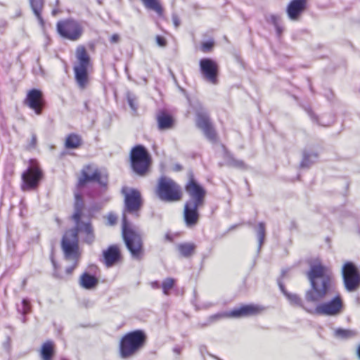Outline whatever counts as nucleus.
Listing matches in <instances>:
<instances>
[{
    "mask_svg": "<svg viewBox=\"0 0 360 360\" xmlns=\"http://www.w3.org/2000/svg\"><path fill=\"white\" fill-rule=\"evenodd\" d=\"M124 196V208L122 216V235L127 250L133 259L140 260L143 255V240L141 234L136 231L128 221L127 214L139 217V211L143 205L141 195L135 188H122Z\"/></svg>",
    "mask_w": 360,
    "mask_h": 360,
    "instance_id": "obj_1",
    "label": "nucleus"
},
{
    "mask_svg": "<svg viewBox=\"0 0 360 360\" xmlns=\"http://www.w3.org/2000/svg\"><path fill=\"white\" fill-rule=\"evenodd\" d=\"M305 275L309 283V288L304 292V300L308 304H316L332 293L334 278L328 266L320 262L311 263Z\"/></svg>",
    "mask_w": 360,
    "mask_h": 360,
    "instance_id": "obj_2",
    "label": "nucleus"
},
{
    "mask_svg": "<svg viewBox=\"0 0 360 360\" xmlns=\"http://www.w3.org/2000/svg\"><path fill=\"white\" fill-rule=\"evenodd\" d=\"M146 335L142 330H136L126 333L120 340V356L127 359L135 355L144 346Z\"/></svg>",
    "mask_w": 360,
    "mask_h": 360,
    "instance_id": "obj_3",
    "label": "nucleus"
},
{
    "mask_svg": "<svg viewBox=\"0 0 360 360\" xmlns=\"http://www.w3.org/2000/svg\"><path fill=\"white\" fill-rule=\"evenodd\" d=\"M130 161L131 168L136 174L143 176L148 172L150 156L144 146L138 145L131 149Z\"/></svg>",
    "mask_w": 360,
    "mask_h": 360,
    "instance_id": "obj_4",
    "label": "nucleus"
},
{
    "mask_svg": "<svg viewBox=\"0 0 360 360\" xmlns=\"http://www.w3.org/2000/svg\"><path fill=\"white\" fill-rule=\"evenodd\" d=\"M156 194L165 202H176L181 198L180 186L172 179L166 176L159 179Z\"/></svg>",
    "mask_w": 360,
    "mask_h": 360,
    "instance_id": "obj_5",
    "label": "nucleus"
},
{
    "mask_svg": "<svg viewBox=\"0 0 360 360\" xmlns=\"http://www.w3.org/2000/svg\"><path fill=\"white\" fill-rule=\"evenodd\" d=\"M265 308L258 304H246L235 308L230 311L219 312L212 315L208 319L209 323L224 318H240L257 315L262 312Z\"/></svg>",
    "mask_w": 360,
    "mask_h": 360,
    "instance_id": "obj_6",
    "label": "nucleus"
},
{
    "mask_svg": "<svg viewBox=\"0 0 360 360\" xmlns=\"http://www.w3.org/2000/svg\"><path fill=\"white\" fill-rule=\"evenodd\" d=\"M315 307H311V309H308L310 314L335 316L339 315L343 309V301L340 295H336L330 300L327 302H319L316 303Z\"/></svg>",
    "mask_w": 360,
    "mask_h": 360,
    "instance_id": "obj_7",
    "label": "nucleus"
},
{
    "mask_svg": "<svg viewBox=\"0 0 360 360\" xmlns=\"http://www.w3.org/2000/svg\"><path fill=\"white\" fill-rule=\"evenodd\" d=\"M61 248L65 260L76 261L79 259L80 254L79 252L77 230H68L65 232L61 240Z\"/></svg>",
    "mask_w": 360,
    "mask_h": 360,
    "instance_id": "obj_8",
    "label": "nucleus"
},
{
    "mask_svg": "<svg viewBox=\"0 0 360 360\" xmlns=\"http://www.w3.org/2000/svg\"><path fill=\"white\" fill-rule=\"evenodd\" d=\"M342 276L345 289L348 292L355 291L360 285V273L356 265L347 262L342 268Z\"/></svg>",
    "mask_w": 360,
    "mask_h": 360,
    "instance_id": "obj_9",
    "label": "nucleus"
},
{
    "mask_svg": "<svg viewBox=\"0 0 360 360\" xmlns=\"http://www.w3.org/2000/svg\"><path fill=\"white\" fill-rule=\"evenodd\" d=\"M43 178V172L41 169L34 165H32L27 167L22 174L21 189L23 191H29L35 190L39 184L40 181Z\"/></svg>",
    "mask_w": 360,
    "mask_h": 360,
    "instance_id": "obj_10",
    "label": "nucleus"
},
{
    "mask_svg": "<svg viewBox=\"0 0 360 360\" xmlns=\"http://www.w3.org/2000/svg\"><path fill=\"white\" fill-rule=\"evenodd\" d=\"M57 31L62 37L71 41L79 39L83 32L81 25L73 20L58 22Z\"/></svg>",
    "mask_w": 360,
    "mask_h": 360,
    "instance_id": "obj_11",
    "label": "nucleus"
},
{
    "mask_svg": "<svg viewBox=\"0 0 360 360\" xmlns=\"http://www.w3.org/2000/svg\"><path fill=\"white\" fill-rule=\"evenodd\" d=\"M199 68L201 77L212 84H218L219 66L217 63L212 58H204L199 61Z\"/></svg>",
    "mask_w": 360,
    "mask_h": 360,
    "instance_id": "obj_12",
    "label": "nucleus"
},
{
    "mask_svg": "<svg viewBox=\"0 0 360 360\" xmlns=\"http://www.w3.org/2000/svg\"><path fill=\"white\" fill-rule=\"evenodd\" d=\"M185 190L189 196L186 202L204 205L206 191L195 180L192 173L189 174V180L185 186Z\"/></svg>",
    "mask_w": 360,
    "mask_h": 360,
    "instance_id": "obj_13",
    "label": "nucleus"
},
{
    "mask_svg": "<svg viewBox=\"0 0 360 360\" xmlns=\"http://www.w3.org/2000/svg\"><path fill=\"white\" fill-rule=\"evenodd\" d=\"M96 181L102 186H106L108 184L107 175H102L98 169H94L91 166H86L82 171V177L78 181V186L82 187L86 182Z\"/></svg>",
    "mask_w": 360,
    "mask_h": 360,
    "instance_id": "obj_14",
    "label": "nucleus"
},
{
    "mask_svg": "<svg viewBox=\"0 0 360 360\" xmlns=\"http://www.w3.org/2000/svg\"><path fill=\"white\" fill-rule=\"evenodd\" d=\"M24 103L37 115H41L44 104L42 92L37 89H31L27 92Z\"/></svg>",
    "mask_w": 360,
    "mask_h": 360,
    "instance_id": "obj_15",
    "label": "nucleus"
},
{
    "mask_svg": "<svg viewBox=\"0 0 360 360\" xmlns=\"http://www.w3.org/2000/svg\"><path fill=\"white\" fill-rule=\"evenodd\" d=\"M197 127L200 129L206 138L212 141H217V134L210 122L208 115L205 112H198L196 118Z\"/></svg>",
    "mask_w": 360,
    "mask_h": 360,
    "instance_id": "obj_16",
    "label": "nucleus"
},
{
    "mask_svg": "<svg viewBox=\"0 0 360 360\" xmlns=\"http://www.w3.org/2000/svg\"><path fill=\"white\" fill-rule=\"evenodd\" d=\"M202 205L186 202L184 209V219L187 227L191 228L195 226L200 218L198 208Z\"/></svg>",
    "mask_w": 360,
    "mask_h": 360,
    "instance_id": "obj_17",
    "label": "nucleus"
},
{
    "mask_svg": "<svg viewBox=\"0 0 360 360\" xmlns=\"http://www.w3.org/2000/svg\"><path fill=\"white\" fill-rule=\"evenodd\" d=\"M307 0H292L286 8L288 17L290 20L297 21L306 8Z\"/></svg>",
    "mask_w": 360,
    "mask_h": 360,
    "instance_id": "obj_18",
    "label": "nucleus"
},
{
    "mask_svg": "<svg viewBox=\"0 0 360 360\" xmlns=\"http://www.w3.org/2000/svg\"><path fill=\"white\" fill-rule=\"evenodd\" d=\"M75 224L76 227L72 230H77V233L79 232L84 234V241L89 245H91L95 240V235L91 223H85L79 219V222H75Z\"/></svg>",
    "mask_w": 360,
    "mask_h": 360,
    "instance_id": "obj_19",
    "label": "nucleus"
},
{
    "mask_svg": "<svg viewBox=\"0 0 360 360\" xmlns=\"http://www.w3.org/2000/svg\"><path fill=\"white\" fill-rule=\"evenodd\" d=\"M103 262L107 267L112 266L120 259V252L115 245H110L107 250L103 251Z\"/></svg>",
    "mask_w": 360,
    "mask_h": 360,
    "instance_id": "obj_20",
    "label": "nucleus"
},
{
    "mask_svg": "<svg viewBox=\"0 0 360 360\" xmlns=\"http://www.w3.org/2000/svg\"><path fill=\"white\" fill-rule=\"evenodd\" d=\"M98 283V278L87 272L83 273L79 278V285L86 290H91L96 287Z\"/></svg>",
    "mask_w": 360,
    "mask_h": 360,
    "instance_id": "obj_21",
    "label": "nucleus"
},
{
    "mask_svg": "<svg viewBox=\"0 0 360 360\" xmlns=\"http://www.w3.org/2000/svg\"><path fill=\"white\" fill-rule=\"evenodd\" d=\"M44 2V0H29L32 11L41 27L44 25V21L41 15Z\"/></svg>",
    "mask_w": 360,
    "mask_h": 360,
    "instance_id": "obj_22",
    "label": "nucleus"
},
{
    "mask_svg": "<svg viewBox=\"0 0 360 360\" xmlns=\"http://www.w3.org/2000/svg\"><path fill=\"white\" fill-rule=\"evenodd\" d=\"M158 127L160 130H166L172 128L174 120L172 117L164 112L157 115Z\"/></svg>",
    "mask_w": 360,
    "mask_h": 360,
    "instance_id": "obj_23",
    "label": "nucleus"
},
{
    "mask_svg": "<svg viewBox=\"0 0 360 360\" xmlns=\"http://www.w3.org/2000/svg\"><path fill=\"white\" fill-rule=\"evenodd\" d=\"M87 69L86 67H74L75 79L81 89H84L87 83Z\"/></svg>",
    "mask_w": 360,
    "mask_h": 360,
    "instance_id": "obj_24",
    "label": "nucleus"
},
{
    "mask_svg": "<svg viewBox=\"0 0 360 360\" xmlns=\"http://www.w3.org/2000/svg\"><path fill=\"white\" fill-rule=\"evenodd\" d=\"M76 57L77 59V64L75 66L77 67H89L90 63V58L87 53L86 49L79 46L76 49Z\"/></svg>",
    "mask_w": 360,
    "mask_h": 360,
    "instance_id": "obj_25",
    "label": "nucleus"
},
{
    "mask_svg": "<svg viewBox=\"0 0 360 360\" xmlns=\"http://www.w3.org/2000/svg\"><path fill=\"white\" fill-rule=\"evenodd\" d=\"M84 207V202L83 198L81 194L75 193V212L72 215V219L75 222H79V220L81 218L82 212Z\"/></svg>",
    "mask_w": 360,
    "mask_h": 360,
    "instance_id": "obj_26",
    "label": "nucleus"
},
{
    "mask_svg": "<svg viewBox=\"0 0 360 360\" xmlns=\"http://www.w3.org/2000/svg\"><path fill=\"white\" fill-rule=\"evenodd\" d=\"M54 355V345L51 340L46 341L41 345L40 356L41 360H52Z\"/></svg>",
    "mask_w": 360,
    "mask_h": 360,
    "instance_id": "obj_27",
    "label": "nucleus"
},
{
    "mask_svg": "<svg viewBox=\"0 0 360 360\" xmlns=\"http://www.w3.org/2000/svg\"><path fill=\"white\" fill-rule=\"evenodd\" d=\"M285 297L291 304L302 308L307 313L308 309H311V307H309L308 304H304L302 298L297 294L289 292L286 294Z\"/></svg>",
    "mask_w": 360,
    "mask_h": 360,
    "instance_id": "obj_28",
    "label": "nucleus"
},
{
    "mask_svg": "<svg viewBox=\"0 0 360 360\" xmlns=\"http://www.w3.org/2000/svg\"><path fill=\"white\" fill-rule=\"evenodd\" d=\"M318 154L314 152H303V158L300 163L302 168H308L315 163L318 160Z\"/></svg>",
    "mask_w": 360,
    "mask_h": 360,
    "instance_id": "obj_29",
    "label": "nucleus"
},
{
    "mask_svg": "<svg viewBox=\"0 0 360 360\" xmlns=\"http://www.w3.org/2000/svg\"><path fill=\"white\" fill-rule=\"evenodd\" d=\"M144 6L149 9L152 10L159 15L161 16L163 14V9L161 6L158 0H141Z\"/></svg>",
    "mask_w": 360,
    "mask_h": 360,
    "instance_id": "obj_30",
    "label": "nucleus"
},
{
    "mask_svg": "<svg viewBox=\"0 0 360 360\" xmlns=\"http://www.w3.org/2000/svg\"><path fill=\"white\" fill-rule=\"evenodd\" d=\"M177 249L182 257H188L193 254L195 245L191 243H180L178 245Z\"/></svg>",
    "mask_w": 360,
    "mask_h": 360,
    "instance_id": "obj_31",
    "label": "nucleus"
},
{
    "mask_svg": "<svg viewBox=\"0 0 360 360\" xmlns=\"http://www.w3.org/2000/svg\"><path fill=\"white\" fill-rule=\"evenodd\" d=\"M82 143L81 137L76 134H69L65 140V146L68 149L77 148Z\"/></svg>",
    "mask_w": 360,
    "mask_h": 360,
    "instance_id": "obj_32",
    "label": "nucleus"
},
{
    "mask_svg": "<svg viewBox=\"0 0 360 360\" xmlns=\"http://www.w3.org/2000/svg\"><path fill=\"white\" fill-rule=\"evenodd\" d=\"M335 338L341 340H348L356 335V331L350 329L337 328L334 331Z\"/></svg>",
    "mask_w": 360,
    "mask_h": 360,
    "instance_id": "obj_33",
    "label": "nucleus"
},
{
    "mask_svg": "<svg viewBox=\"0 0 360 360\" xmlns=\"http://www.w3.org/2000/svg\"><path fill=\"white\" fill-rule=\"evenodd\" d=\"M176 280L173 278L167 277L165 278L161 283V288L165 295H169L170 290L174 288Z\"/></svg>",
    "mask_w": 360,
    "mask_h": 360,
    "instance_id": "obj_34",
    "label": "nucleus"
},
{
    "mask_svg": "<svg viewBox=\"0 0 360 360\" xmlns=\"http://www.w3.org/2000/svg\"><path fill=\"white\" fill-rule=\"evenodd\" d=\"M226 165L240 169H246L248 168L247 165L243 160H237L231 155H227Z\"/></svg>",
    "mask_w": 360,
    "mask_h": 360,
    "instance_id": "obj_35",
    "label": "nucleus"
},
{
    "mask_svg": "<svg viewBox=\"0 0 360 360\" xmlns=\"http://www.w3.org/2000/svg\"><path fill=\"white\" fill-rule=\"evenodd\" d=\"M266 233L265 224L264 222H259L257 229V236L258 239V251L260 250L262 245L264 243Z\"/></svg>",
    "mask_w": 360,
    "mask_h": 360,
    "instance_id": "obj_36",
    "label": "nucleus"
},
{
    "mask_svg": "<svg viewBox=\"0 0 360 360\" xmlns=\"http://www.w3.org/2000/svg\"><path fill=\"white\" fill-rule=\"evenodd\" d=\"M127 99L128 104H129V107L131 108V109L134 112H136L137 108H138V105L136 103V96L131 92H127Z\"/></svg>",
    "mask_w": 360,
    "mask_h": 360,
    "instance_id": "obj_37",
    "label": "nucleus"
},
{
    "mask_svg": "<svg viewBox=\"0 0 360 360\" xmlns=\"http://www.w3.org/2000/svg\"><path fill=\"white\" fill-rule=\"evenodd\" d=\"M18 311L23 315H25L30 312L31 306L30 304V301L27 299L22 300L21 303V308H18Z\"/></svg>",
    "mask_w": 360,
    "mask_h": 360,
    "instance_id": "obj_38",
    "label": "nucleus"
},
{
    "mask_svg": "<svg viewBox=\"0 0 360 360\" xmlns=\"http://www.w3.org/2000/svg\"><path fill=\"white\" fill-rule=\"evenodd\" d=\"M52 265L53 266V276L58 278H63L64 276L58 271V264L54 259L53 252H52L50 256Z\"/></svg>",
    "mask_w": 360,
    "mask_h": 360,
    "instance_id": "obj_39",
    "label": "nucleus"
},
{
    "mask_svg": "<svg viewBox=\"0 0 360 360\" xmlns=\"http://www.w3.org/2000/svg\"><path fill=\"white\" fill-rule=\"evenodd\" d=\"M117 221V216L114 212H109L107 215V225L114 226Z\"/></svg>",
    "mask_w": 360,
    "mask_h": 360,
    "instance_id": "obj_40",
    "label": "nucleus"
},
{
    "mask_svg": "<svg viewBox=\"0 0 360 360\" xmlns=\"http://www.w3.org/2000/svg\"><path fill=\"white\" fill-rule=\"evenodd\" d=\"M214 46V41L212 40H209L207 41H205L201 45V50L204 53H207L210 51Z\"/></svg>",
    "mask_w": 360,
    "mask_h": 360,
    "instance_id": "obj_41",
    "label": "nucleus"
},
{
    "mask_svg": "<svg viewBox=\"0 0 360 360\" xmlns=\"http://www.w3.org/2000/svg\"><path fill=\"white\" fill-rule=\"evenodd\" d=\"M281 18L277 15H271L269 18H267V21L274 25V26H277L278 23H280Z\"/></svg>",
    "mask_w": 360,
    "mask_h": 360,
    "instance_id": "obj_42",
    "label": "nucleus"
},
{
    "mask_svg": "<svg viewBox=\"0 0 360 360\" xmlns=\"http://www.w3.org/2000/svg\"><path fill=\"white\" fill-rule=\"evenodd\" d=\"M72 262H73V264L72 266H68V267H67L65 269V274L68 276H70V275L72 274V271H74V269L77 266L79 260L72 261Z\"/></svg>",
    "mask_w": 360,
    "mask_h": 360,
    "instance_id": "obj_43",
    "label": "nucleus"
},
{
    "mask_svg": "<svg viewBox=\"0 0 360 360\" xmlns=\"http://www.w3.org/2000/svg\"><path fill=\"white\" fill-rule=\"evenodd\" d=\"M306 110L313 121L316 122L317 124L320 125L326 126V124H324L319 121L318 117L314 114L311 109H306Z\"/></svg>",
    "mask_w": 360,
    "mask_h": 360,
    "instance_id": "obj_44",
    "label": "nucleus"
},
{
    "mask_svg": "<svg viewBox=\"0 0 360 360\" xmlns=\"http://www.w3.org/2000/svg\"><path fill=\"white\" fill-rule=\"evenodd\" d=\"M172 22L176 28L179 27V26L181 24V21L178 17V15L176 13L172 14Z\"/></svg>",
    "mask_w": 360,
    "mask_h": 360,
    "instance_id": "obj_45",
    "label": "nucleus"
},
{
    "mask_svg": "<svg viewBox=\"0 0 360 360\" xmlns=\"http://www.w3.org/2000/svg\"><path fill=\"white\" fill-rule=\"evenodd\" d=\"M157 44L160 46H166V40L164 37L158 35L155 38Z\"/></svg>",
    "mask_w": 360,
    "mask_h": 360,
    "instance_id": "obj_46",
    "label": "nucleus"
},
{
    "mask_svg": "<svg viewBox=\"0 0 360 360\" xmlns=\"http://www.w3.org/2000/svg\"><path fill=\"white\" fill-rule=\"evenodd\" d=\"M11 338L10 337H7L6 338V340L3 343V347H4V349L8 352L10 350V348H11Z\"/></svg>",
    "mask_w": 360,
    "mask_h": 360,
    "instance_id": "obj_47",
    "label": "nucleus"
},
{
    "mask_svg": "<svg viewBox=\"0 0 360 360\" xmlns=\"http://www.w3.org/2000/svg\"><path fill=\"white\" fill-rule=\"evenodd\" d=\"M120 41V36L117 34H113L110 38V42L112 44L117 43Z\"/></svg>",
    "mask_w": 360,
    "mask_h": 360,
    "instance_id": "obj_48",
    "label": "nucleus"
},
{
    "mask_svg": "<svg viewBox=\"0 0 360 360\" xmlns=\"http://www.w3.org/2000/svg\"><path fill=\"white\" fill-rule=\"evenodd\" d=\"M278 286H279L281 292L283 293V295L285 296H286V294H288L289 292L285 290V286L283 284V283L280 280H278Z\"/></svg>",
    "mask_w": 360,
    "mask_h": 360,
    "instance_id": "obj_49",
    "label": "nucleus"
},
{
    "mask_svg": "<svg viewBox=\"0 0 360 360\" xmlns=\"http://www.w3.org/2000/svg\"><path fill=\"white\" fill-rule=\"evenodd\" d=\"M150 286L153 289H159L161 288V283L158 281H155L150 283Z\"/></svg>",
    "mask_w": 360,
    "mask_h": 360,
    "instance_id": "obj_50",
    "label": "nucleus"
},
{
    "mask_svg": "<svg viewBox=\"0 0 360 360\" xmlns=\"http://www.w3.org/2000/svg\"><path fill=\"white\" fill-rule=\"evenodd\" d=\"M37 143V136L35 134H32V139L30 142V145L32 147H34Z\"/></svg>",
    "mask_w": 360,
    "mask_h": 360,
    "instance_id": "obj_51",
    "label": "nucleus"
},
{
    "mask_svg": "<svg viewBox=\"0 0 360 360\" xmlns=\"http://www.w3.org/2000/svg\"><path fill=\"white\" fill-rule=\"evenodd\" d=\"M274 27L276 28V32H277L278 35H280L282 33V32H283V29L281 27L280 23H278L277 26H274Z\"/></svg>",
    "mask_w": 360,
    "mask_h": 360,
    "instance_id": "obj_52",
    "label": "nucleus"
},
{
    "mask_svg": "<svg viewBox=\"0 0 360 360\" xmlns=\"http://www.w3.org/2000/svg\"><path fill=\"white\" fill-rule=\"evenodd\" d=\"M174 170H175V171H177V172H178V171H180V170H181V169H182V167H181V165H179V164H176V165H174Z\"/></svg>",
    "mask_w": 360,
    "mask_h": 360,
    "instance_id": "obj_53",
    "label": "nucleus"
},
{
    "mask_svg": "<svg viewBox=\"0 0 360 360\" xmlns=\"http://www.w3.org/2000/svg\"><path fill=\"white\" fill-rule=\"evenodd\" d=\"M34 72L36 73V74H38L39 72H42V69H41V67L39 65V67L38 68H34L33 69Z\"/></svg>",
    "mask_w": 360,
    "mask_h": 360,
    "instance_id": "obj_54",
    "label": "nucleus"
},
{
    "mask_svg": "<svg viewBox=\"0 0 360 360\" xmlns=\"http://www.w3.org/2000/svg\"><path fill=\"white\" fill-rule=\"evenodd\" d=\"M173 351H174V352H175L176 354H180L181 349L179 347H174Z\"/></svg>",
    "mask_w": 360,
    "mask_h": 360,
    "instance_id": "obj_55",
    "label": "nucleus"
},
{
    "mask_svg": "<svg viewBox=\"0 0 360 360\" xmlns=\"http://www.w3.org/2000/svg\"><path fill=\"white\" fill-rule=\"evenodd\" d=\"M206 349H207V347L205 345H202L200 347V351L201 353H202L204 351H206Z\"/></svg>",
    "mask_w": 360,
    "mask_h": 360,
    "instance_id": "obj_56",
    "label": "nucleus"
},
{
    "mask_svg": "<svg viewBox=\"0 0 360 360\" xmlns=\"http://www.w3.org/2000/svg\"><path fill=\"white\" fill-rule=\"evenodd\" d=\"M357 354H358V356L359 357L360 359V345L359 346L358 349H357Z\"/></svg>",
    "mask_w": 360,
    "mask_h": 360,
    "instance_id": "obj_57",
    "label": "nucleus"
},
{
    "mask_svg": "<svg viewBox=\"0 0 360 360\" xmlns=\"http://www.w3.org/2000/svg\"><path fill=\"white\" fill-rule=\"evenodd\" d=\"M286 273H287L286 270H283L282 271V274H281V276L283 277Z\"/></svg>",
    "mask_w": 360,
    "mask_h": 360,
    "instance_id": "obj_58",
    "label": "nucleus"
},
{
    "mask_svg": "<svg viewBox=\"0 0 360 360\" xmlns=\"http://www.w3.org/2000/svg\"><path fill=\"white\" fill-rule=\"evenodd\" d=\"M57 13V11L56 9L52 11V14L54 15Z\"/></svg>",
    "mask_w": 360,
    "mask_h": 360,
    "instance_id": "obj_59",
    "label": "nucleus"
},
{
    "mask_svg": "<svg viewBox=\"0 0 360 360\" xmlns=\"http://www.w3.org/2000/svg\"><path fill=\"white\" fill-rule=\"evenodd\" d=\"M61 360H67V359H62Z\"/></svg>",
    "mask_w": 360,
    "mask_h": 360,
    "instance_id": "obj_60",
    "label": "nucleus"
}]
</instances>
